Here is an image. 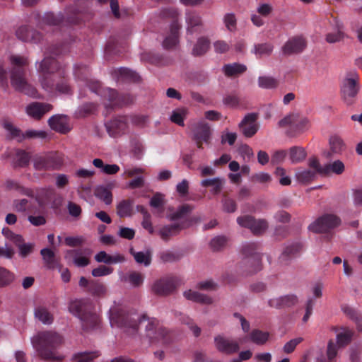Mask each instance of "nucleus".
I'll list each match as a JSON object with an SVG mask.
<instances>
[{
    "mask_svg": "<svg viewBox=\"0 0 362 362\" xmlns=\"http://www.w3.org/2000/svg\"><path fill=\"white\" fill-rule=\"evenodd\" d=\"M110 320L112 326L122 328L129 334L136 333L139 325H144L145 336L151 343L160 342L168 344L173 340V335L171 331L155 317H148L146 315L139 317L122 308L115 306L110 310Z\"/></svg>",
    "mask_w": 362,
    "mask_h": 362,
    "instance_id": "obj_1",
    "label": "nucleus"
},
{
    "mask_svg": "<svg viewBox=\"0 0 362 362\" xmlns=\"http://www.w3.org/2000/svg\"><path fill=\"white\" fill-rule=\"evenodd\" d=\"M74 74L76 79L86 81L87 86L91 91L100 95L109 101L108 104L105 105L107 112L109 110L114 107L127 105L133 102V98L130 95H119L115 89L102 88L100 82L88 80L90 69L87 65L76 64L74 69Z\"/></svg>",
    "mask_w": 362,
    "mask_h": 362,
    "instance_id": "obj_2",
    "label": "nucleus"
},
{
    "mask_svg": "<svg viewBox=\"0 0 362 362\" xmlns=\"http://www.w3.org/2000/svg\"><path fill=\"white\" fill-rule=\"evenodd\" d=\"M11 68L10 79L12 87L18 92L32 98H38L37 89L28 83L27 70L30 62L23 56L11 55L9 57Z\"/></svg>",
    "mask_w": 362,
    "mask_h": 362,
    "instance_id": "obj_3",
    "label": "nucleus"
},
{
    "mask_svg": "<svg viewBox=\"0 0 362 362\" xmlns=\"http://www.w3.org/2000/svg\"><path fill=\"white\" fill-rule=\"evenodd\" d=\"M63 337L52 331L39 332L32 339V344L37 355L43 360L61 362L64 356L57 355V349L63 344Z\"/></svg>",
    "mask_w": 362,
    "mask_h": 362,
    "instance_id": "obj_4",
    "label": "nucleus"
},
{
    "mask_svg": "<svg viewBox=\"0 0 362 362\" xmlns=\"http://www.w3.org/2000/svg\"><path fill=\"white\" fill-rule=\"evenodd\" d=\"M69 311L77 317L83 330L89 331L98 327L99 316L93 310L91 303L86 299H76L69 303Z\"/></svg>",
    "mask_w": 362,
    "mask_h": 362,
    "instance_id": "obj_5",
    "label": "nucleus"
},
{
    "mask_svg": "<svg viewBox=\"0 0 362 362\" xmlns=\"http://www.w3.org/2000/svg\"><path fill=\"white\" fill-rule=\"evenodd\" d=\"M66 66L61 64L52 56L45 57L40 63L37 71L39 73V81L44 90H52L53 84L52 78L55 77L54 74L64 76L66 74Z\"/></svg>",
    "mask_w": 362,
    "mask_h": 362,
    "instance_id": "obj_6",
    "label": "nucleus"
},
{
    "mask_svg": "<svg viewBox=\"0 0 362 362\" xmlns=\"http://www.w3.org/2000/svg\"><path fill=\"white\" fill-rule=\"evenodd\" d=\"M260 245L258 243H246L242 247L241 252L243 258L242 267L248 274L260 271L262 267V254L259 252Z\"/></svg>",
    "mask_w": 362,
    "mask_h": 362,
    "instance_id": "obj_7",
    "label": "nucleus"
},
{
    "mask_svg": "<svg viewBox=\"0 0 362 362\" xmlns=\"http://www.w3.org/2000/svg\"><path fill=\"white\" fill-rule=\"evenodd\" d=\"M341 224V219L335 214H325L310 223L308 230L315 233H326L328 239L332 238V230Z\"/></svg>",
    "mask_w": 362,
    "mask_h": 362,
    "instance_id": "obj_8",
    "label": "nucleus"
},
{
    "mask_svg": "<svg viewBox=\"0 0 362 362\" xmlns=\"http://www.w3.org/2000/svg\"><path fill=\"white\" fill-rule=\"evenodd\" d=\"M33 167L36 170L48 171L59 170L64 164L62 154L58 152H49L43 155H36L33 159Z\"/></svg>",
    "mask_w": 362,
    "mask_h": 362,
    "instance_id": "obj_9",
    "label": "nucleus"
},
{
    "mask_svg": "<svg viewBox=\"0 0 362 362\" xmlns=\"http://www.w3.org/2000/svg\"><path fill=\"white\" fill-rule=\"evenodd\" d=\"M359 90L360 84L358 74H350L343 80L341 86V95L346 105H351L356 102Z\"/></svg>",
    "mask_w": 362,
    "mask_h": 362,
    "instance_id": "obj_10",
    "label": "nucleus"
},
{
    "mask_svg": "<svg viewBox=\"0 0 362 362\" xmlns=\"http://www.w3.org/2000/svg\"><path fill=\"white\" fill-rule=\"evenodd\" d=\"M237 222L240 226L250 229L252 233L256 235L263 234L268 228V223L266 220H257L249 215L238 217Z\"/></svg>",
    "mask_w": 362,
    "mask_h": 362,
    "instance_id": "obj_11",
    "label": "nucleus"
},
{
    "mask_svg": "<svg viewBox=\"0 0 362 362\" xmlns=\"http://www.w3.org/2000/svg\"><path fill=\"white\" fill-rule=\"evenodd\" d=\"M185 18L187 24L186 31L187 34L192 35L194 33H202L205 31L202 18L196 11L187 10Z\"/></svg>",
    "mask_w": 362,
    "mask_h": 362,
    "instance_id": "obj_12",
    "label": "nucleus"
},
{
    "mask_svg": "<svg viewBox=\"0 0 362 362\" xmlns=\"http://www.w3.org/2000/svg\"><path fill=\"white\" fill-rule=\"evenodd\" d=\"M216 349L221 353L232 355L237 353L240 349L239 342L236 340L230 339L223 335H217L214 337Z\"/></svg>",
    "mask_w": 362,
    "mask_h": 362,
    "instance_id": "obj_13",
    "label": "nucleus"
},
{
    "mask_svg": "<svg viewBox=\"0 0 362 362\" xmlns=\"http://www.w3.org/2000/svg\"><path fill=\"white\" fill-rule=\"evenodd\" d=\"M78 284L80 287L83 288L86 292L93 296L103 297L107 292L105 285L98 280H88L84 276H81Z\"/></svg>",
    "mask_w": 362,
    "mask_h": 362,
    "instance_id": "obj_14",
    "label": "nucleus"
},
{
    "mask_svg": "<svg viewBox=\"0 0 362 362\" xmlns=\"http://www.w3.org/2000/svg\"><path fill=\"white\" fill-rule=\"evenodd\" d=\"M177 280L175 277H164L157 280L152 286L153 293L158 296H168L176 288Z\"/></svg>",
    "mask_w": 362,
    "mask_h": 362,
    "instance_id": "obj_15",
    "label": "nucleus"
},
{
    "mask_svg": "<svg viewBox=\"0 0 362 362\" xmlns=\"http://www.w3.org/2000/svg\"><path fill=\"white\" fill-rule=\"evenodd\" d=\"M185 222L174 223L161 226L157 231L158 235L164 242H168L171 238L180 234L182 230L187 228Z\"/></svg>",
    "mask_w": 362,
    "mask_h": 362,
    "instance_id": "obj_16",
    "label": "nucleus"
},
{
    "mask_svg": "<svg viewBox=\"0 0 362 362\" xmlns=\"http://www.w3.org/2000/svg\"><path fill=\"white\" fill-rule=\"evenodd\" d=\"M306 47V41L302 36L290 38L282 47L284 55L289 56L302 52Z\"/></svg>",
    "mask_w": 362,
    "mask_h": 362,
    "instance_id": "obj_17",
    "label": "nucleus"
},
{
    "mask_svg": "<svg viewBox=\"0 0 362 362\" xmlns=\"http://www.w3.org/2000/svg\"><path fill=\"white\" fill-rule=\"evenodd\" d=\"M193 209L194 206L188 204H183L179 206L177 209H175L173 207H168L167 218L171 221L184 219L183 222H185V224L189 226L190 223H187L188 221L187 217Z\"/></svg>",
    "mask_w": 362,
    "mask_h": 362,
    "instance_id": "obj_18",
    "label": "nucleus"
},
{
    "mask_svg": "<svg viewBox=\"0 0 362 362\" xmlns=\"http://www.w3.org/2000/svg\"><path fill=\"white\" fill-rule=\"evenodd\" d=\"M257 119L256 113H249L239 124V127L245 136L250 138L257 133L258 130V125L255 123Z\"/></svg>",
    "mask_w": 362,
    "mask_h": 362,
    "instance_id": "obj_19",
    "label": "nucleus"
},
{
    "mask_svg": "<svg viewBox=\"0 0 362 362\" xmlns=\"http://www.w3.org/2000/svg\"><path fill=\"white\" fill-rule=\"evenodd\" d=\"M7 156L11 159L13 168H25L29 165L30 160L29 153L20 148L10 151Z\"/></svg>",
    "mask_w": 362,
    "mask_h": 362,
    "instance_id": "obj_20",
    "label": "nucleus"
},
{
    "mask_svg": "<svg viewBox=\"0 0 362 362\" xmlns=\"http://www.w3.org/2000/svg\"><path fill=\"white\" fill-rule=\"evenodd\" d=\"M51 83L53 84V88H52V90H45V91L49 93H53L55 92H58L62 94L72 93L71 87L69 85V78L67 77L66 70V74L64 76L57 75V80L56 76L55 77L52 78Z\"/></svg>",
    "mask_w": 362,
    "mask_h": 362,
    "instance_id": "obj_21",
    "label": "nucleus"
},
{
    "mask_svg": "<svg viewBox=\"0 0 362 362\" xmlns=\"http://www.w3.org/2000/svg\"><path fill=\"white\" fill-rule=\"evenodd\" d=\"M106 129L111 136H117L123 133L127 127V117L118 116L105 123Z\"/></svg>",
    "mask_w": 362,
    "mask_h": 362,
    "instance_id": "obj_22",
    "label": "nucleus"
},
{
    "mask_svg": "<svg viewBox=\"0 0 362 362\" xmlns=\"http://www.w3.org/2000/svg\"><path fill=\"white\" fill-rule=\"evenodd\" d=\"M298 303V298L294 294H288L269 300L268 305L276 309L291 308Z\"/></svg>",
    "mask_w": 362,
    "mask_h": 362,
    "instance_id": "obj_23",
    "label": "nucleus"
},
{
    "mask_svg": "<svg viewBox=\"0 0 362 362\" xmlns=\"http://www.w3.org/2000/svg\"><path fill=\"white\" fill-rule=\"evenodd\" d=\"M52 109V105L48 103L33 102L26 107L27 114L35 119H40L44 115Z\"/></svg>",
    "mask_w": 362,
    "mask_h": 362,
    "instance_id": "obj_24",
    "label": "nucleus"
},
{
    "mask_svg": "<svg viewBox=\"0 0 362 362\" xmlns=\"http://www.w3.org/2000/svg\"><path fill=\"white\" fill-rule=\"evenodd\" d=\"M16 35L19 40L23 42L37 43L40 42L42 39L40 33L31 29L28 25H23L18 28Z\"/></svg>",
    "mask_w": 362,
    "mask_h": 362,
    "instance_id": "obj_25",
    "label": "nucleus"
},
{
    "mask_svg": "<svg viewBox=\"0 0 362 362\" xmlns=\"http://www.w3.org/2000/svg\"><path fill=\"white\" fill-rule=\"evenodd\" d=\"M48 124L50 128L62 134H66L69 132V117L65 115H56L52 116Z\"/></svg>",
    "mask_w": 362,
    "mask_h": 362,
    "instance_id": "obj_26",
    "label": "nucleus"
},
{
    "mask_svg": "<svg viewBox=\"0 0 362 362\" xmlns=\"http://www.w3.org/2000/svg\"><path fill=\"white\" fill-rule=\"evenodd\" d=\"M113 78L117 80V82H139L140 76L132 70L121 67L115 69L112 73Z\"/></svg>",
    "mask_w": 362,
    "mask_h": 362,
    "instance_id": "obj_27",
    "label": "nucleus"
},
{
    "mask_svg": "<svg viewBox=\"0 0 362 362\" xmlns=\"http://www.w3.org/2000/svg\"><path fill=\"white\" fill-rule=\"evenodd\" d=\"M181 25L177 21L171 23L169 34L163 41V47L165 49H173L179 42V31Z\"/></svg>",
    "mask_w": 362,
    "mask_h": 362,
    "instance_id": "obj_28",
    "label": "nucleus"
},
{
    "mask_svg": "<svg viewBox=\"0 0 362 362\" xmlns=\"http://www.w3.org/2000/svg\"><path fill=\"white\" fill-rule=\"evenodd\" d=\"M34 316L45 325H51L54 321V315L49 310L47 305L39 303L35 306Z\"/></svg>",
    "mask_w": 362,
    "mask_h": 362,
    "instance_id": "obj_29",
    "label": "nucleus"
},
{
    "mask_svg": "<svg viewBox=\"0 0 362 362\" xmlns=\"http://www.w3.org/2000/svg\"><path fill=\"white\" fill-rule=\"evenodd\" d=\"M225 184L226 180L219 177L211 179H205L201 181L202 187H211L210 192L213 195L219 194L222 192Z\"/></svg>",
    "mask_w": 362,
    "mask_h": 362,
    "instance_id": "obj_30",
    "label": "nucleus"
},
{
    "mask_svg": "<svg viewBox=\"0 0 362 362\" xmlns=\"http://www.w3.org/2000/svg\"><path fill=\"white\" fill-rule=\"evenodd\" d=\"M134 199H127L122 200L117 205V214L120 218L132 216L134 214Z\"/></svg>",
    "mask_w": 362,
    "mask_h": 362,
    "instance_id": "obj_31",
    "label": "nucleus"
},
{
    "mask_svg": "<svg viewBox=\"0 0 362 362\" xmlns=\"http://www.w3.org/2000/svg\"><path fill=\"white\" fill-rule=\"evenodd\" d=\"M211 136V128L209 125L204 122H199L194 129V140H203L205 143H209Z\"/></svg>",
    "mask_w": 362,
    "mask_h": 362,
    "instance_id": "obj_32",
    "label": "nucleus"
},
{
    "mask_svg": "<svg viewBox=\"0 0 362 362\" xmlns=\"http://www.w3.org/2000/svg\"><path fill=\"white\" fill-rule=\"evenodd\" d=\"M82 250H69L66 251L65 258L72 257L74 263L78 267H84L90 264V260L86 257L81 256L82 255Z\"/></svg>",
    "mask_w": 362,
    "mask_h": 362,
    "instance_id": "obj_33",
    "label": "nucleus"
},
{
    "mask_svg": "<svg viewBox=\"0 0 362 362\" xmlns=\"http://www.w3.org/2000/svg\"><path fill=\"white\" fill-rule=\"evenodd\" d=\"M184 296L190 300L205 305H210L213 300L209 296L200 293L195 291L188 290L184 292Z\"/></svg>",
    "mask_w": 362,
    "mask_h": 362,
    "instance_id": "obj_34",
    "label": "nucleus"
},
{
    "mask_svg": "<svg viewBox=\"0 0 362 362\" xmlns=\"http://www.w3.org/2000/svg\"><path fill=\"white\" fill-rule=\"evenodd\" d=\"M210 47V40L206 37H201L197 39L192 49V54L199 57L205 54Z\"/></svg>",
    "mask_w": 362,
    "mask_h": 362,
    "instance_id": "obj_35",
    "label": "nucleus"
},
{
    "mask_svg": "<svg viewBox=\"0 0 362 362\" xmlns=\"http://www.w3.org/2000/svg\"><path fill=\"white\" fill-rule=\"evenodd\" d=\"M306 156L305 150L300 146H292L288 150V156L291 163H298L303 161Z\"/></svg>",
    "mask_w": 362,
    "mask_h": 362,
    "instance_id": "obj_36",
    "label": "nucleus"
},
{
    "mask_svg": "<svg viewBox=\"0 0 362 362\" xmlns=\"http://www.w3.org/2000/svg\"><path fill=\"white\" fill-rule=\"evenodd\" d=\"M249 339L257 345H264L269 338V333L255 329L248 335Z\"/></svg>",
    "mask_w": 362,
    "mask_h": 362,
    "instance_id": "obj_37",
    "label": "nucleus"
},
{
    "mask_svg": "<svg viewBox=\"0 0 362 362\" xmlns=\"http://www.w3.org/2000/svg\"><path fill=\"white\" fill-rule=\"evenodd\" d=\"M247 70V67L244 64L238 63H233L224 65L223 71L228 77H232L241 74Z\"/></svg>",
    "mask_w": 362,
    "mask_h": 362,
    "instance_id": "obj_38",
    "label": "nucleus"
},
{
    "mask_svg": "<svg viewBox=\"0 0 362 362\" xmlns=\"http://www.w3.org/2000/svg\"><path fill=\"white\" fill-rule=\"evenodd\" d=\"M129 253L134 257L138 264H143L144 266H149L151 263V252H136L133 247L129 249Z\"/></svg>",
    "mask_w": 362,
    "mask_h": 362,
    "instance_id": "obj_39",
    "label": "nucleus"
},
{
    "mask_svg": "<svg viewBox=\"0 0 362 362\" xmlns=\"http://www.w3.org/2000/svg\"><path fill=\"white\" fill-rule=\"evenodd\" d=\"M5 186L8 190L15 189L21 194L30 197H33V191L31 189L21 185V184L16 180H7L5 182Z\"/></svg>",
    "mask_w": 362,
    "mask_h": 362,
    "instance_id": "obj_40",
    "label": "nucleus"
},
{
    "mask_svg": "<svg viewBox=\"0 0 362 362\" xmlns=\"http://www.w3.org/2000/svg\"><path fill=\"white\" fill-rule=\"evenodd\" d=\"M337 31L329 33L326 35V41L328 43H334L342 40L345 34L342 31L343 25L338 21L334 19Z\"/></svg>",
    "mask_w": 362,
    "mask_h": 362,
    "instance_id": "obj_41",
    "label": "nucleus"
},
{
    "mask_svg": "<svg viewBox=\"0 0 362 362\" xmlns=\"http://www.w3.org/2000/svg\"><path fill=\"white\" fill-rule=\"evenodd\" d=\"M354 332L349 328H344L343 332L337 335V344L339 346H344L349 344L353 337Z\"/></svg>",
    "mask_w": 362,
    "mask_h": 362,
    "instance_id": "obj_42",
    "label": "nucleus"
},
{
    "mask_svg": "<svg viewBox=\"0 0 362 362\" xmlns=\"http://www.w3.org/2000/svg\"><path fill=\"white\" fill-rule=\"evenodd\" d=\"M279 81L272 76H259L258 78V86L264 89H274L279 86Z\"/></svg>",
    "mask_w": 362,
    "mask_h": 362,
    "instance_id": "obj_43",
    "label": "nucleus"
},
{
    "mask_svg": "<svg viewBox=\"0 0 362 362\" xmlns=\"http://www.w3.org/2000/svg\"><path fill=\"white\" fill-rule=\"evenodd\" d=\"M274 46L271 43H260L254 45L252 51L257 57L269 56L273 52Z\"/></svg>",
    "mask_w": 362,
    "mask_h": 362,
    "instance_id": "obj_44",
    "label": "nucleus"
},
{
    "mask_svg": "<svg viewBox=\"0 0 362 362\" xmlns=\"http://www.w3.org/2000/svg\"><path fill=\"white\" fill-rule=\"evenodd\" d=\"M69 42H67L52 45L48 47L47 53L54 56H60L69 52Z\"/></svg>",
    "mask_w": 362,
    "mask_h": 362,
    "instance_id": "obj_45",
    "label": "nucleus"
},
{
    "mask_svg": "<svg viewBox=\"0 0 362 362\" xmlns=\"http://www.w3.org/2000/svg\"><path fill=\"white\" fill-rule=\"evenodd\" d=\"M98 1L101 5L109 2L112 13L115 18L119 19L122 18L123 15H127L126 11H120L117 0H98Z\"/></svg>",
    "mask_w": 362,
    "mask_h": 362,
    "instance_id": "obj_46",
    "label": "nucleus"
},
{
    "mask_svg": "<svg viewBox=\"0 0 362 362\" xmlns=\"http://www.w3.org/2000/svg\"><path fill=\"white\" fill-rule=\"evenodd\" d=\"M187 115V110L186 108H177L173 111L170 116V120L181 127L185 125L184 119Z\"/></svg>",
    "mask_w": 362,
    "mask_h": 362,
    "instance_id": "obj_47",
    "label": "nucleus"
},
{
    "mask_svg": "<svg viewBox=\"0 0 362 362\" xmlns=\"http://www.w3.org/2000/svg\"><path fill=\"white\" fill-rule=\"evenodd\" d=\"M98 351L81 352L74 355L72 360L74 362H91L94 358L99 356Z\"/></svg>",
    "mask_w": 362,
    "mask_h": 362,
    "instance_id": "obj_48",
    "label": "nucleus"
},
{
    "mask_svg": "<svg viewBox=\"0 0 362 362\" xmlns=\"http://www.w3.org/2000/svg\"><path fill=\"white\" fill-rule=\"evenodd\" d=\"M95 195L103 200L106 204H110L112 201L111 192L103 186L98 187L95 189Z\"/></svg>",
    "mask_w": 362,
    "mask_h": 362,
    "instance_id": "obj_49",
    "label": "nucleus"
},
{
    "mask_svg": "<svg viewBox=\"0 0 362 362\" xmlns=\"http://www.w3.org/2000/svg\"><path fill=\"white\" fill-rule=\"evenodd\" d=\"M296 120L293 123V130L296 133H300L308 129L309 127V120L304 117L296 114Z\"/></svg>",
    "mask_w": 362,
    "mask_h": 362,
    "instance_id": "obj_50",
    "label": "nucleus"
},
{
    "mask_svg": "<svg viewBox=\"0 0 362 362\" xmlns=\"http://www.w3.org/2000/svg\"><path fill=\"white\" fill-rule=\"evenodd\" d=\"M300 248L301 245L300 243H292L286 247L280 258L282 260H286L287 258H290L296 255L300 251Z\"/></svg>",
    "mask_w": 362,
    "mask_h": 362,
    "instance_id": "obj_51",
    "label": "nucleus"
},
{
    "mask_svg": "<svg viewBox=\"0 0 362 362\" xmlns=\"http://www.w3.org/2000/svg\"><path fill=\"white\" fill-rule=\"evenodd\" d=\"M40 254L49 268H54L57 264L54 252L49 248L41 250Z\"/></svg>",
    "mask_w": 362,
    "mask_h": 362,
    "instance_id": "obj_52",
    "label": "nucleus"
},
{
    "mask_svg": "<svg viewBox=\"0 0 362 362\" xmlns=\"http://www.w3.org/2000/svg\"><path fill=\"white\" fill-rule=\"evenodd\" d=\"M296 176L298 182L308 183L315 177L316 175L315 172L311 170H302L298 171Z\"/></svg>",
    "mask_w": 362,
    "mask_h": 362,
    "instance_id": "obj_53",
    "label": "nucleus"
},
{
    "mask_svg": "<svg viewBox=\"0 0 362 362\" xmlns=\"http://www.w3.org/2000/svg\"><path fill=\"white\" fill-rule=\"evenodd\" d=\"M326 175L329 173H334L337 175H341L344 171V165L339 160H335L332 163L325 165Z\"/></svg>",
    "mask_w": 362,
    "mask_h": 362,
    "instance_id": "obj_54",
    "label": "nucleus"
},
{
    "mask_svg": "<svg viewBox=\"0 0 362 362\" xmlns=\"http://www.w3.org/2000/svg\"><path fill=\"white\" fill-rule=\"evenodd\" d=\"M29 202L26 199H16L13 201L14 209L18 212H25L28 211L29 213H35L33 206L28 204Z\"/></svg>",
    "mask_w": 362,
    "mask_h": 362,
    "instance_id": "obj_55",
    "label": "nucleus"
},
{
    "mask_svg": "<svg viewBox=\"0 0 362 362\" xmlns=\"http://www.w3.org/2000/svg\"><path fill=\"white\" fill-rule=\"evenodd\" d=\"M13 279L14 276L11 272L0 267V288L9 285Z\"/></svg>",
    "mask_w": 362,
    "mask_h": 362,
    "instance_id": "obj_56",
    "label": "nucleus"
},
{
    "mask_svg": "<svg viewBox=\"0 0 362 362\" xmlns=\"http://www.w3.org/2000/svg\"><path fill=\"white\" fill-rule=\"evenodd\" d=\"M160 15L163 18H168L172 20V23L174 21H177L178 23L177 18L179 16L178 10L173 7H166L163 8L160 12Z\"/></svg>",
    "mask_w": 362,
    "mask_h": 362,
    "instance_id": "obj_57",
    "label": "nucleus"
},
{
    "mask_svg": "<svg viewBox=\"0 0 362 362\" xmlns=\"http://www.w3.org/2000/svg\"><path fill=\"white\" fill-rule=\"evenodd\" d=\"M308 165L310 170L315 172V174L326 175L325 165L322 166L316 157H312L308 160Z\"/></svg>",
    "mask_w": 362,
    "mask_h": 362,
    "instance_id": "obj_58",
    "label": "nucleus"
},
{
    "mask_svg": "<svg viewBox=\"0 0 362 362\" xmlns=\"http://www.w3.org/2000/svg\"><path fill=\"white\" fill-rule=\"evenodd\" d=\"M49 197L52 200L49 202H40V206L54 209H58L62 204V199L57 195L56 192H51Z\"/></svg>",
    "mask_w": 362,
    "mask_h": 362,
    "instance_id": "obj_59",
    "label": "nucleus"
},
{
    "mask_svg": "<svg viewBox=\"0 0 362 362\" xmlns=\"http://www.w3.org/2000/svg\"><path fill=\"white\" fill-rule=\"evenodd\" d=\"M227 240L223 235L216 236L211 240L210 247L214 251H218L225 247Z\"/></svg>",
    "mask_w": 362,
    "mask_h": 362,
    "instance_id": "obj_60",
    "label": "nucleus"
},
{
    "mask_svg": "<svg viewBox=\"0 0 362 362\" xmlns=\"http://www.w3.org/2000/svg\"><path fill=\"white\" fill-rule=\"evenodd\" d=\"M331 151L333 153H339L344 148L343 141L338 136H332L329 139Z\"/></svg>",
    "mask_w": 362,
    "mask_h": 362,
    "instance_id": "obj_61",
    "label": "nucleus"
},
{
    "mask_svg": "<svg viewBox=\"0 0 362 362\" xmlns=\"http://www.w3.org/2000/svg\"><path fill=\"white\" fill-rule=\"evenodd\" d=\"M159 257L160 260L164 263L177 262L180 258L179 255L169 250L160 252Z\"/></svg>",
    "mask_w": 362,
    "mask_h": 362,
    "instance_id": "obj_62",
    "label": "nucleus"
},
{
    "mask_svg": "<svg viewBox=\"0 0 362 362\" xmlns=\"http://www.w3.org/2000/svg\"><path fill=\"white\" fill-rule=\"evenodd\" d=\"M303 341V338L302 337H298L291 339L284 344L283 347L284 352L287 354L293 353L296 349V346Z\"/></svg>",
    "mask_w": 362,
    "mask_h": 362,
    "instance_id": "obj_63",
    "label": "nucleus"
},
{
    "mask_svg": "<svg viewBox=\"0 0 362 362\" xmlns=\"http://www.w3.org/2000/svg\"><path fill=\"white\" fill-rule=\"evenodd\" d=\"M223 22L229 31H233L236 28L237 20L234 13H226L223 17Z\"/></svg>",
    "mask_w": 362,
    "mask_h": 362,
    "instance_id": "obj_64",
    "label": "nucleus"
}]
</instances>
